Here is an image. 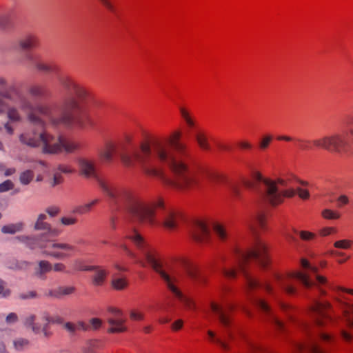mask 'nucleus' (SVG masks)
<instances>
[{"instance_id": "nucleus-1", "label": "nucleus", "mask_w": 353, "mask_h": 353, "mask_svg": "<svg viewBox=\"0 0 353 353\" xmlns=\"http://www.w3.org/2000/svg\"><path fill=\"white\" fill-rule=\"evenodd\" d=\"M182 134L181 130L176 129L168 137L144 140L132 154H121V161L127 168L139 165L145 176L157 179L170 188L175 179L185 180L188 165L183 159L189 154L186 144L181 142Z\"/></svg>"}, {"instance_id": "nucleus-2", "label": "nucleus", "mask_w": 353, "mask_h": 353, "mask_svg": "<svg viewBox=\"0 0 353 353\" xmlns=\"http://www.w3.org/2000/svg\"><path fill=\"white\" fill-rule=\"evenodd\" d=\"M250 228L256 236L254 242L245 250L236 249L234 258L236 267L223 268L222 274L228 279H234L238 273L241 272L245 281L248 297L250 303L263 312L268 321L274 326L278 332L282 333L285 330V325L279 319L268 303L265 301L254 298L250 294L252 291L259 288L263 289L269 294L273 293V286L270 281L259 282L252 277L248 270V266L251 261L256 262L263 270L268 269L270 264L269 248L258 235L259 230H268V212L265 210H257L251 217Z\"/></svg>"}, {"instance_id": "nucleus-3", "label": "nucleus", "mask_w": 353, "mask_h": 353, "mask_svg": "<svg viewBox=\"0 0 353 353\" xmlns=\"http://www.w3.org/2000/svg\"><path fill=\"white\" fill-rule=\"evenodd\" d=\"M127 243L134 245L143 255V259L136 260L137 263H140L143 267L151 266L160 275L176 300L188 310L195 309L194 302L183 294L178 287L177 274L181 270L192 279L197 277V268L188 259L183 256L170 259H161L159 253L146 242L138 230L132 226L128 227L124 232L123 244L121 246L126 250H128Z\"/></svg>"}, {"instance_id": "nucleus-4", "label": "nucleus", "mask_w": 353, "mask_h": 353, "mask_svg": "<svg viewBox=\"0 0 353 353\" xmlns=\"http://www.w3.org/2000/svg\"><path fill=\"white\" fill-rule=\"evenodd\" d=\"M93 99L79 101L74 97H68L63 101L59 115L56 114L55 109L48 105L33 108L29 101L21 98L19 104L21 109L28 114L29 120L35 125L42 127L48 124L54 126L63 125L85 128L91 126L92 122L89 114L81 110V104Z\"/></svg>"}, {"instance_id": "nucleus-5", "label": "nucleus", "mask_w": 353, "mask_h": 353, "mask_svg": "<svg viewBox=\"0 0 353 353\" xmlns=\"http://www.w3.org/2000/svg\"><path fill=\"white\" fill-rule=\"evenodd\" d=\"M332 291L334 306L341 315L335 316L330 313L332 305L330 302L315 301L310 307L312 317L320 327L330 325L339 327L343 321L348 328L353 330V303L349 302L346 296L349 294L353 296V289L335 286Z\"/></svg>"}, {"instance_id": "nucleus-6", "label": "nucleus", "mask_w": 353, "mask_h": 353, "mask_svg": "<svg viewBox=\"0 0 353 353\" xmlns=\"http://www.w3.org/2000/svg\"><path fill=\"white\" fill-rule=\"evenodd\" d=\"M100 185L107 195L115 201H124L128 203V212L133 221L150 226H158L156 212L164 208L163 199L146 203L130 190L111 185L104 181H100Z\"/></svg>"}, {"instance_id": "nucleus-7", "label": "nucleus", "mask_w": 353, "mask_h": 353, "mask_svg": "<svg viewBox=\"0 0 353 353\" xmlns=\"http://www.w3.org/2000/svg\"><path fill=\"white\" fill-rule=\"evenodd\" d=\"M242 185L248 190L259 192L262 200L272 206L284 201L285 196H291L294 192L292 186L296 183L293 178H278L275 180L263 178L261 173L252 170L250 177L241 179Z\"/></svg>"}, {"instance_id": "nucleus-8", "label": "nucleus", "mask_w": 353, "mask_h": 353, "mask_svg": "<svg viewBox=\"0 0 353 353\" xmlns=\"http://www.w3.org/2000/svg\"><path fill=\"white\" fill-rule=\"evenodd\" d=\"M300 270L291 271L284 274L274 273V279L276 284L285 292L293 295L296 292V288L294 285V281H299L305 288L317 287L321 295H325L326 291L322 286L327 283V279L318 274L319 268L311 264L305 258L300 260Z\"/></svg>"}, {"instance_id": "nucleus-9", "label": "nucleus", "mask_w": 353, "mask_h": 353, "mask_svg": "<svg viewBox=\"0 0 353 353\" xmlns=\"http://www.w3.org/2000/svg\"><path fill=\"white\" fill-rule=\"evenodd\" d=\"M223 301V305L215 302H211L210 309L212 312L218 316L219 321L225 330V333L220 336H216V334L212 331H208V339L210 342L219 345L223 350H228L229 347L225 341L226 339L234 340L237 335L243 338V334L241 330L232 323L231 314L234 310L235 307L232 303Z\"/></svg>"}, {"instance_id": "nucleus-10", "label": "nucleus", "mask_w": 353, "mask_h": 353, "mask_svg": "<svg viewBox=\"0 0 353 353\" xmlns=\"http://www.w3.org/2000/svg\"><path fill=\"white\" fill-rule=\"evenodd\" d=\"M46 219V215L40 214L35 224L36 230L46 231L41 239L42 242L46 241V243L41 244V247L44 250L43 253L58 259H63L73 256L76 252L75 246L69 243H59L51 239L57 236L61 231L58 229H52L48 223L44 222Z\"/></svg>"}, {"instance_id": "nucleus-11", "label": "nucleus", "mask_w": 353, "mask_h": 353, "mask_svg": "<svg viewBox=\"0 0 353 353\" xmlns=\"http://www.w3.org/2000/svg\"><path fill=\"white\" fill-rule=\"evenodd\" d=\"M185 180L175 179V182L172 183L170 188L182 192H188L198 188L203 178L208 179L212 183L226 184L228 183L226 176L221 172L212 171L203 167H199L196 170H190L189 167L185 172Z\"/></svg>"}, {"instance_id": "nucleus-12", "label": "nucleus", "mask_w": 353, "mask_h": 353, "mask_svg": "<svg viewBox=\"0 0 353 353\" xmlns=\"http://www.w3.org/2000/svg\"><path fill=\"white\" fill-rule=\"evenodd\" d=\"M353 143V128L342 132H335L316 139V148L330 152L345 154L349 152Z\"/></svg>"}, {"instance_id": "nucleus-13", "label": "nucleus", "mask_w": 353, "mask_h": 353, "mask_svg": "<svg viewBox=\"0 0 353 353\" xmlns=\"http://www.w3.org/2000/svg\"><path fill=\"white\" fill-rule=\"evenodd\" d=\"M43 153L59 154L63 152H73L81 148L79 142L65 135L54 137L47 132L39 133Z\"/></svg>"}, {"instance_id": "nucleus-14", "label": "nucleus", "mask_w": 353, "mask_h": 353, "mask_svg": "<svg viewBox=\"0 0 353 353\" xmlns=\"http://www.w3.org/2000/svg\"><path fill=\"white\" fill-rule=\"evenodd\" d=\"M5 81L0 78V113L7 111L8 117L12 121H20L21 117L18 111L11 108V105L15 102L16 99L19 96L15 90H10L3 92Z\"/></svg>"}, {"instance_id": "nucleus-15", "label": "nucleus", "mask_w": 353, "mask_h": 353, "mask_svg": "<svg viewBox=\"0 0 353 353\" xmlns=\"http://www.w3.org/2000/svg\"><path fill=\"white\" fill-rule=\"evenodd\" d=\"M58 80L65 89L74 94L72 97H74L79 101L90 100L94 98L93 94L88 89L72 77L60 72L58 74Z\"/></svg>"}, {"instance_id": "nucleus-16", "label": "nucleus", "mask_w": 353, "mask_h": 353, "mask_svg": "<svg viewBox=\"0 0 353 353\" xmlns=\"http://www.w3.org/2000/svg\"><path fill=\"white\" fill-rule=\"evenodd\" d=\"M108 312L111 314L108 319L110 325L109 332L112 333H121L126 332L128 326L126 325V318L123 312L116 307H108Z\"/></svg>"}, {"instance_id": "nucleus-17", "label": "nucleus", "mask_w": 353, "mask_h": 353, "mask_svg": "<svg viewBox=\"0 0 353 353\" xmlns=\"http://www.w3.org/2000/svg\"><path fill=\"white\" fill-rule=\"evenodd\" d=\"M192 236L194 240L198 243H208L210 238L208 222L205 219L196 220L193 223Z\"/></svg>"}, {"instance_id": "nucleus-18", "label": "nucleus", "mask_w": 353, "mask_h": 353, "mask_svg": "<svg viewBox=\"0 0 353 353\" xmlns=\"http://www.w3.org/2000/svg\"><path fill=\"white\" fill-rule=\"evenodd\" d=\"M117 145L112 141H106L98 152L99 161L103 163H112L117 155Z\"/></svg>"}, {"instance_id": "nucleus-19", "label": "nucleus", "mask_w": 353, "mask_h": 353, "mask_svg": "<svg viewBox=\"0 0 353 353\" xmlns=\"http://www.w3.org/2000/svg\"><path fill=\"white\" fill-rule=\"evenodd\" d=\"M79 169L81 174L87 178H97V169L94 161L85 157H80L77 160Z\"/></svg>"}, {"instance_id": "nucleus-20", "label": "nucleus", "mask_w": 353, "mask_h": 353, "mask_svg": "<svg viewBox=\"0 0 353 353\" xmlns=\"http://www.w3.org/2000/svg\"><path fill=\"white\" fill-rule=\"evenodd\" d=\"M182 218L183 214L180 212L172 210L165 216L163 225L167 229L174 230L177 227L178 222Z\"/></svg>"}, {"instance_id": "nucleus-21", "label": "nucleus", "mask_w": 353, "mask_h": 353, "mask_svg": "<svg viewBox=\"0 0 353 353\" xmlns=\"http://www.w3.org/2000/svg\"><path fill=\"white\" fill-rule=\"evenodd\" d=\"M20 141L22 143L28 146L36 148L41 145L39 133L34 132H26L21 134Z\"/></svg>"}, {"instance_id": "nucleus-22", "label": "nucleus", "mask_w": 353, "mask_h": 353, "mask_svg": "<svg viewBox=\"0 0 353 353\" xmlns=\"http://www.w3.org/2000/svg\"><path fill=\"white\" fill-rule=\"evenodd\" d=\"M179 113L181 119L190 130L196 128V121L188 108L185 106H181L179 108Z\"/></svg>"}, {"instance_id": "nucleus-23", "label": "nucleus", "mask_w": 353, "mask_h": 353, "mask_svg": "<svg viewBox=\"0 0 353 353\" xmlns=\"http://www.w3.org/2000/svg\"><path fill=\"white\" fill-rule=\"evenodd\" d=\"M290 177L293 178L296 181V185L294 186H292V189L294 190V194L291 196H285L284 199L285 198L293 197L296 194H297L299 195V196L300 198H301L302 199H307L310 197V193H309L308 190L299 187L300 185H307V183L299 181L297 178H296L293 175L284 176H282L281 178H290Z\"/></svg>"}, {"instance_id": "nucleus-24", "label": "nucleus", "mask_w": 353, "mask_h": 353, "mask_svg": "<svg viewBox=\"0 0 353 353\" xmlns=\"http://www.w3.org/2000/svg\"><path fill=\"white\" fill-rule=\"evenodd\" d=\"M36 66L39 71L46 73H54L58 75L61 71L59 65L52 61H38Z\"/></svg>"}, {"instance_id": "nucleus-25", "label": "nucleus", "mask_w": 353, "mask_h": 353, "mask_svg": "<svg viewBox=\"0 0 353 353\" xmlns=\"http://www.w3.org/2000/svg\"><path fill=\"white\" fill-rule=\"evenodd\" d=\"M94 270V274L92 276V283L94 285H102L107 278L108 271L102 267L92 266V270Z\"/></svg>"}, {"instance_id": "nucleus-26", "label": "nucleus", "mask_w": 353, "mask_h": 353, "mask_svg": "<svg viewBox=\"0 0 353 353\" xmlns=\"http://www.w3.org/2000/svg\"><path fill=\"white\" fill-rule=\"evenodd\" d=\"M111 283L112 287L116 290H123L129 285L126 276L123 275L119 276L116 274H113Z\"/></svg>"}, {"instance_id": "nucleus-27", "label": "nucleus", "mask_w": 353, "mask_h": 353, "mask_svg": "<svg viewBox=\"0 0 353 353\" xmlns=\"http://www.w3.org/2000/svg\"><path fill=\"white\" fill-rule=\"evenodd\" d=\"M89 325L83 321H78L77 323L67 322L64 324V328L70 334H74L79 330H88Z\"/></svg>"}, {"instance_id": "nucleus-28", "label": "nucleus", "mask_w": 353, "mask_h": 353, "mask_svg": "<svg viewBox=\"0 0 353 353\" xmlns=\"http://www.w3.org/2000/svg\"><path fill=\"white\" fill-rule=\"evenodd\" d=\"M196 142L203 150L208 151L210 150V145L208 142V138L205 132L203 130H197L195 134Z\"/></svg>"}, {"instance_id": "nucleus-29", "label": "nucleus", "mask_w": 353, "mask_h": 353, "mask_svg": "<svg viewBox=\"0 0 353 353\" xmlns=\"http://www.w3.org/2000/svg\"><path fill=\"white\" fill-rule=\"evenodd\" d=\"M39 45V39L35 35H29L20 42L22 49L28 50L37 47Z\"/></svg>"}, {"instance_id": "nucleus-30", "label": "nucleus", "mask_w": 353, "mask_h": 353, "mask_svg": "<svg viewBox=\"0 0 353 353\" xmlns=\"http://www.w3.org/2000/svg\"><path fill=\"white\" fill-rule=\"evenodd\" d=\"M74 291L75 288L73 286H63L51 291L50 292V295L54 297L60 298L65 295L71 294L74 293Z\"/></svg>"}, {"instance_id": "nucleus-31", "label": "nucleus", "mask_w": 353, "mask_h": 353, "mask_svg": "<svg viewBox=\"0 0 353 353\" xmlns=\"http://www.w3.org/2000/svg\"><path fill=\"white\" fill-rule=\"evenodd\" d=\"M213 231L214 234L217 236V238L221 241H225L228 239V234L225 227L219 223H215L213 225Z\"/></svg>"}, {"instance_id": "nucleus-32", "label": "nucleus", "mask_w": 353, "mask_h": 353, "mask_svg": "<svg viewBox=\"0 0 353 353\" xmlns=\"http://www.w3.org/2000/svg\"><path fill=\"white\" fill-rule=\"evenodd\" d=\"M99 202L98 199H94L88 203L77 206L74 208L73 212L79 214H86L92 210L93 207Z\"/></svg>"}, {"instance_id": "nucleus-33", "label": "nucleus", "mask_w": 353, "mask_h": 353, "mask_svg": "<svg viewBox=\"0 0 353 353\" xmlns=\"http://www.w3.org/2000/svg\"><path fill=\"white\" fill-rule=\"evenodd\" d=\"M274 137L271 134H263L259 141L258 148L261 151H265L268 149L272 142L273 141Z\"/></svg>"}, {"instance_id": "nucleus-34", "label": "nucleus", "mask_w": 353, "mask_h": 353, "mask_svg": "<svg viewBox=\"0 0 353 353\" xmlns=\"http://www.w3.org/2000/svg\"><path fill=\"white\" fill-rule=\"evenodd\" d=\"M316 139L313 140H297V146L300 150H310L314 148H316L314 142Z\"/></svg>"}, {"instance_id": "nucleus-35", "label": "nucleus", "mask_w": 353, "mask_h": 353, "mask_svg": "<svg viewBox=\"0 0 353 353\" xmlns=\"http://www.w3.org/2000/svg\"><path fill=\"white\" fill-rule=\"evenodd\" d=\"M318 336L321 341L331 345H334L336 343V337L334 334L324 332H320L318 334Z\"/></svg>"}, {"instance_id": "nucleus-36", "label": "nucleus", "mask_w": 353, "mask_h": 353, "mask_svg": "<svg viewBox=\"0 0 353 353\" xmlns=\"http://www.w3.org/2000/svg\"><path fill=\"white\" fill-rule=\"evenodd\" d=\"M321 216L325 219L337 220L341 216L339 212L330 209H325L321 212Z\"/></svg>"}, {"instance_id": "nucleus-37", "label": "nucleus", "mask_w": 353, "mask_h": 353, "mask_svg": "<svg viewBox=\"0 0 353 353\" xmlns=\"http://www.w3.org/2000/svg\"><path fill=\"white\" fill-rule=\"evenodd\" d=\"M279 306L281 310L284 312L286 315V316L289 319L290 321H294V313L295 312V310L293 307H292L290 305L280 302Z\"/></svg>"}, {"instance_id": "nucleus-38", "label": "nucleus", "mask_w": 353, "mask_h": 353, "mask_svg": "<svg viewBox=\"0 0 353 353\" xmlns=\"http://www.w3.org/2000/svg\"><path fill=\"white\" fill-rule=\"evenodd\" d=\"M333 245L336 249L349 250L353 245V241L350 239H340L336 241Z\"/></svg>"}, {"instance_id": "nucleus-39", "label": "nucleus", "mask_w": 353, "mask_h": 353, "mask_svg": "<svg viewBox=\"0 0 353 353\" xmlns=\"http://www.w3.org/2000/svg\"><path fill=\"white\" fill-rule=\"evenodd\" d=\"M308 353H329V350L323 348L316 342H311L307 346Z\"/></svg>"}, {"instance_id": "nucleus-40", "label": "nucleus", "mask_w": 353, "mask_h": 353, "mask_svg": "<svg viewBox=\"0 0 353 353\" xmlns=\"http://www.w3.org/2000/svg\"><path fill=\"white\" fill-rule=\"evenodd\" d=\"M229 190L234 198H240L242 195V188L238 183H232L228 184Z\"/></svg>"}, {"instance_id": "nucleus-41", "label": "nucleus", "mask_w": 353, "mask_h": 353, "mask_svg": "<svg viewBox=\"0 0 353 353\" xmlns=\"http://www.w3.org/2000/svg\"><path fill=\"white\" fill-rule=\"evenodd\" d=\"M46 321L48 322V324L46 325L43 327V332L46 336L49 337L51 336L52 332L48 331L49 325L48 324L52 323H63V319L59 316L54 317V318H47Z\"/></svg>"}, {"instance_id": "nucleus-42", "label": "nucleus", "mask_w": 353, "mask_h": 353, "mask_svg": "<svg viewBox=\"0 0 353 353\" xmlns=\"http://www.w3.org/2000/svg\"><path fill=\"white\" fill-rule=\"evenodd\" d=\"M74 271H88L92 270V266L87 265L82 260H76L72 266Z\"/></svg>"}, {"instance_id": "nucleus-43", "label": "nucleus", "mask_w": 353, "mask_h": 353, "mask_svg": "<svg viewBox=\"0 0 353 353\" xmlns=\"http://www.w3.org/2000/svg\"><path fill=\"white\" fill-rule=\"evenodd\" d=\"M23 228V223H18L16 224H10L5 225L2 228V232L3 233H10L14 234L16 232L21 230Z\"/></svg>"}, {"instance_id": "nucleus-44", "label": "nucleus", "mask_w": 353, "mask_h": 353, "mask_svg": "<svg viewBox=\"0 0 353 353\" xmlns=\"http://www.w3.org/2000/svg\"><path fill=\"white\" fill-rule=\"evenodd\" d=\"M325 256H345L344 259H338L337 262L340 264L344 263L346 262L349 259L350 256H347L345 252H339L335 250H331L327 251L324 254Z\"/></svg>"}, {"instance_id": "nucleus-45", "label": "nucleus", "mask_w": 353, "mask_h": 353, "mask_svg": "<svg viewBox=\"0 0 353 353\" xmlns=\"http://www.w3.org/2000/svg\"><path fill=\"white\" fill-rule=\"evenodd\" d=\"M39 275L41 277L44 274L50 272L52 270L51 263L47 261H41L39 262Z\"/></svg>"}, {"instance_id": "nucleus-46", "label": "nucleus", "mask_w": 353, "mask_h": 353, "mask_svg": "<svg viewBox=\"0 0 353 353\" xmlns=\"http://www.w3.org/2000/svg\"><path fill=\"white\" fill-rule=\"evenodd\" d=\"M338 230L335 227H324L319 230V234L323 237L336 234Z\"/></svg>"}, {"instance_id": "nucleus-47", "label": "nucleus", "mask_w": 353, "mask_h": 353, "mask_svg": "<svg viewBox=\"0 0 353 353\" xmlns=\"http://www.w3.org/2000/svg\"><path fill=\"white\" fill-rule=\"evenodd\" d=\"M35 319L36 317L34 315L29 316L26 321V325L28 327H31L35 333H38L41 330V326L34 323Z\"/></svg>"}, {"instance_id": "nucleus-48", "label": "nucleus", "mask_w": 353, "mask_h": 353, "mask_svg": "<svg viewBox=\"0 0 353 353\" xmlns=\"http://www.w3.org/2000/svg\"><path fill=\"white\" fill-rule=\"evenodd\" d=\"M34 173L31 170L23 172L20 176V181L24 185L28 184L33 179Z\"/></svg>"}, {"instance_id": "nucleus-49", "label": "nucleus", "mask_w": 353, "mask_h": 353, "mask_svg": "<svg viewBox=\"0 0 353 353\" xmlns=\"http://www.w3.org/2000/svg\"><path fill=\"white\" fill-rule=\"evenodd\" d=\"M30 93L34 97H40L45 94V90L42 86L36 85L30 88Z\"/></svg>"}, {"instance_id": "nucleus-50", "label": "nucleus", "mask_w": 353, "mask_h": 353, "mask_svg": "<svg viewBox=\"0 0 353 353\" xmlns=\"http://www.w3.org/2000/svg\"><path fill=\"white\" fill-rule=\"evenodd\" d=\"M130 317L133 321H142L144 319L145 315L141 311L134 309L131 310Z\"/></svg>"}, {"instance_id": "nucleus-51", "label": "nucleus", "mask_w": 353, "mask_h": 353, "mask_svg": "<svg viewBox=\"0 0 353 353\" xmlns=\"http://www.w3.org/2000/svg\"><path fill=\"white\" fill-rule=\"evenodd\" d=\"M14 347L17 350H23L29 346V341L26 339H19L14 341Z\"/></svg>"}, {"instance_id": "nucleus-52", "label": "nucleus", "mask_w": 353, "mask_h": 353, "mask_svg": "<svg viewBox=\"0 0 353 353\" xmlns=\"http://www.w3.org/2000/svg\"><path fill=\"white\" fill-rule=\"evenodd\" d=\"M299 236L303 241H312L316 237V234L309 231L301 230L299 232Z\"/></svg>"}, {"instance_id": "nucleus-53", "label": "nucleus", "mask_w": 353, "mask_h": 353, "mask_svg": "<svg viewBox=\"0 0 353 353\" xmlns=\"http://www.w3.org/2000/svg\"><path fill=\"white\" fill-rule=\"evenodd\" d=\"M86 324L89 325V330L99 329L102 325V320L99 318H92Z\"/></svg>"}, {"instance_id": "nucleus-54", "label": "nucleus", "mask_w": 353, "mask_h": 353, "mask_svg": "<svg viewBox=\"0 0 353 353\" xmlns=\"http://www.w3.org/2000/svg\"><path fill=\"white\" fill-rule=\"evenodd\" d=\"M248 353H268L262 346L256 344H249V350Z\"/></svg>"}, {"instance_id": "nucleus-55", "label": "nucleus", "mask_w": 353, "mask_h": 353, "mask_svg": "<svg viewBox=\"0 0 353 353\" xmlns=\"http://www.w3.org/2000/svg\"><path fill=\"white\" fill-rule=\"evenodd\" d=\"M237 146L243 150H251L253 149V145L248 140H241L237 143Z\"/></svg>"}, {"instance_id": "nucleus-56", "label": "nucleus", "mask_w": 353, "mask_h": 353, "mask_svg": "<svg viewBox=\"0 0 353 353\" xmlns=\"http://www.w3.org/2000/svg\"><path fill=\"white\" fill-rule=\"evenodd\" d=\"M61 221L65 225H72L76 224L78 219L74 216H69L63 217Z\"/></svg>"}, {"instance_id": "nucleus-57", "label": "nucleus", "mask_w": 353, "mask_h": 353, "mask_svg": "<svg viewBox=\"0 0 353 353\" xmlns=\"http://www.w3.org/2000/svg\"><path fill=\"white\" fill-rule=\"evenodd\" d=\"M110 12H116V7L110 0H98Z\"/></svg>"}, {"instance_id": "nucleus-58", "label": "nucleus", "mask_w": 353, "mask_h": 353, "mask_svg": "<svg viewBox=\"0 0 353 353\" xmlns=\"http://www.w3.org/2000/svg\"><path fill=\"white\" fill-rule=\"evenodd\" d=\"M340 335L343 340L346 343H350L353 341V335L344 329L341 330Z\"/></svg>"}, {"instance_id": "nucleus-59", "label": "nucleus", "mask_w": 353, "mask_h": 353, "mask_svg": "<svg viewBox=\"0 0 353 353\" xmlns=\"http://www.w3.org/2000/svg\"><path fill=\"white\" fill-rule=\"evenodd\" d=\"M58 170L63 173L70 174L75 172V169L70 165L61 164L58 167Z\"/></svg>"}, {"instance_id": "nucleus-60", "label": "nucleus", "mask_w": 353, "mask_h": 353, "mask_svg": "<svg viewBox=\"0 0 353 353\" xmlns=\"http://www.w3.org/2000/svg\"><path fill=\"white\" fill-rule=\"evenodd\" d=\"M10 290L7 288L6 283L0 279V296L6 297L9 296Z\"/></svg>"}, {"instance_id": "nucleus-61", "label": "nucleus", "mask_w": 353, "mask_h": 353, "mask_svg": "<svg viewBox=\"0 0 353 353\" xmlns=\"http://www.w3.org/2000/svg\"><path fill=\"white\" fill-rule=\"evenodd\" d=\"M337 206L339 208H342L346 205H347L350 202L349 198L347 196L343 194L338 197L337 200Z\"/></svg>"}, {"instance_id": "nucleus-62", "label": "nucleus", "mask_w": 353, "mask_h": 353, "mask_svg": "<svg viewBox=\"0 0 353 353\" xmlns=\"http://www.w3.org/2000/svg\"><path fill=\"white\" fill-rule=\"evenodd\" d=\"M14 187L12 182L10 180H7L0 184V192H6L12 190Z\"/></svg>"}, {"instance_id": "nucleus-63", "label": "nucleus", "mask_w": 353, "mask_h": 353, "mask_svg": "<svg viewBox=\"0 0 353 353\" xmlns=\"http://www.w3.org/2000/svg\"><path fill=\"white\" fill-rule=\"evenodd\" d=\"M292 352L293 353H303L305 347V345L301 343H294L292 345Z\"/></svg>"}, {"instance_id": "nucleus-64", "label": "nucleus", "mask_w": 353, "mask_h": 353, "mask_svg": "<svg viewBox=\"0 0 353 353\" xmlns=\"http://www.w3.org/2000/svg\"><path fill=\"white\" fill-rule=\"evenodd\" d=\"M183 326V321L181 319H178L174 321L171 325V329L174 332L180 330Z\"/></svg>"}]
</instances>
